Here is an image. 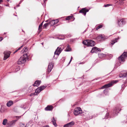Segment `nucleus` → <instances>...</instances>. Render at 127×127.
<instances>
[{"label":"nucleus","mask_w":127,"mask_h":127,"mask_svg":"<svg viewBox=\"0 0 127 127\" xmlns=\"http://www.w3.org/2000/svg\"><path fill=\"white\" fill-rule=\"evenodd\" d=\"M82 43L84 45L88 46H94L95 44V43L93 40H86L83 41Z\"/></svg>","instance_id":"obj_1"},{"label":"nucleus","mask_w":127,"mask_h":127,"mask_svg":"<svg viewBox=\"0 0 127 127\" xmlns=\"http://www.w3.org/2000/svg\"><path fill=\"white\" fill-rule=\"evenodd\" d=\"M49 25H50L51 26H52L54 25H55V22H54V20H50V21H49Z\"/></svg>","instance_id":"obj_24"},{"label":"nucleus","mask_w":127,"mask_h":127,"mask_svg":"<svg viewBox=\"0 0 127 127\" xmlns=\"http://www.w3.org/2000/svg\"><path fill=\"white\" fill-rule=\"evenodd\" d=\"M121 110L120 105L117 106L114 110L113 114L114 115H117Z\"/></svg>","instance_id":"obj_7"},{"label":"nucleus","mask_w":127,"mask_h":127,"mask_svg":"<svg viewBox=\"0 0 127 127\" xmlns=\"http://www.w3.org/2000/svg\"><path fill=\"white\" fill-rule=\"evenodd\" d=\"M53 108V107L51 105H48L45 108V110L46 111H51L52 110Z\"/></svg>","instance_id":"obj_18"},{"label":"nucleus","mask_w":127,"mask_h":127,"mask_svg":"<svg viewBox=\"0 0 127 127\" xmlns=\"http://www.w3.org/2000/svg\"><path fill=\"white\" fill-rule=\"evenodd\" d=\"M41 83V81H36L35 82L34 84L33 85L34 86L38 87L39 86Z\"/></svg>","instance_id":"obj_19"},{"label":"nucleus","mask_w":127,"mask_h":127,"mask_svg":"<svg viewBox=\"0 0 127 127\" xmlns=\"http://www.w3.org/2000/svg\"><path fill=\"white\" fill-rule=\"evenodd\" d=\"M117 65L116 64V65H115V68H117Z\"/></svg>","instance_id":"obj_46"},{"label":"nucleus","mask_w":127,"mask_h":127,"mask_svg":"<svg viewBox=\"0 0 127 127\" xmlns=\"http://www.w3.org/2000/svg\"><path fill=\"white\" fill-rule=\"evenodd\" d=\"M25 108H24V109H25Z\"/></svg>","instance_id":"obj_54"},{"label":"nucleus","mask_w":127,"mask_h":127,"mask_svg":"<svg viewBox=\"0 0 127 127\" xmlns=\"http://www.w3.org/2000/svg\"><path fill=\"white\" fill-rule=\"evenodd\" d=\"M117 82V81H112L110 83L106 84L103 86L101 88V89H103L110 87L113 84L116 83Z\"/></svg>","instance_id":"obj_9"},{"label":"nucleus","mask_w":127,"mask_h":127,"mask_svg":"<svg viewBox=\"0 0 127 127\" xmlns=\"http://www.w3.org/2000/svg\"><path fill=\"white\" fill-rule=\"evenodd\" d=\"M49 127V126H46L44 127Z\"/></svg>","instance_id":"obj_45"},{"label":"nucleus","mask_w":127,"mask_h":127,"mask_svg":"<svg viewBox=\"0 0 127 127\" xmlns=\"http://www.w3.org/2000/svg\"><path fill=\"white\" fill-rule=\"evenodd\" d=\"M118 23L119 26H122L123 24H125L126 23V21L125 18L119 19L118 20Z\"/></svg>","instance_id":"obj_8"},{"label":"nucleus","mask_w":127,"mask_h":127,"mask_svg":"<svg viewBox=\"0 0 127 127\" xmlns=\"http://www.w3.org/2000/svg\"><path fill=\"white\" fill-rule=\"evenodd\" d=\"M102 27V25H100L99 26H98L96 28V30H98L99 29H100V28H101Z\"/></svg>","instance_id":"obj_33"},{"label":"nucleus","mask_w":127,"mask_h":127,"mask_svg":"<svg viewBox=\"0 0 127 127\" xmlns=\"http://www.w3.org/2000/svg\"><path fill=\"white\" fill-rule=\"evenodd\" d=\"M89 10L87 9L86 8H82L79 11V13H83V14L85 16L87 12L89 11Z\"/></svg>","instance_id":"obj_14"},{"label":"nucleus","mask_w":127,"mask_h":127,"mask_svg":"<svg viewBox=\"0 0 127 127\" xmlns=\"http://www.w3.org/2000/svg\"><path fill=\"white\" fill-rule=\"evenodd\" d=\"M54 22H55V24H56L58 23L59 21L58 19H57L56 20H54Z\"/></svg>","instance_id":"obj_34"},{"label":"nucleus","mask_w":127,"mask_h":127,"mask_svg":"<svg viewBox=\"0 0 127 127\" xmlns=\"http://www.w3.org/2000/svg\"><path fill=\"white\" fill-rule=\"evenodd\" d=\"M53 64L52 63H49L48 68V73H49L51 71L53 67Z\"/></svg>","instance_id":"obj_16"},{"label":"nucleus","mask_w":127,"mask_h":127,"mask_svg":"<svg viewBox=\"0 0 127 127\" xmlns=\"http://www.w3.org/2000/svg\"><path fill=\"white\" fill-rule=\"evenodd\" d=\"M106 91V90H104V92H105V91Z\"/></svg>","instance_id":"obj_49"},{"label":"nucleus","mask_w":127,"mask_h":127,"mask_svg":"<svg viewBox=\"0 0 127 127\" xmlns=\"http://www.w3.org/2000/svg\"><path fill=\"white\" fill-rule=\"evenodd\" d=\"M49 25V23L45 24L43 26V27L44 28H46Z\"/></svg>","instance_id":"obj_29"},{"label":"nucleus","mask_w":127,"mask_h":127,"mask_svg":"<svg viewBox=\"0 0 127 127\" xmlns=\"http://www.w3.org/2000/svg\"><path fill=\"white\" fill-rule=\"evenodd\" d=\"M3 1L2 0H0V3Z\"/></svg>","instance_id":"obj_44"},{"label":"nucleus","mask_w":127,"mask_h":127,"mask_svg":"<svg viewBox=\"0 0 127 127\" xmlns=\"http://www.w3.org/2000/svg\"><path fill=\"white\" fill-rule=\"evenodd\" d=\"M101 56L102 57H104L105 56V55L104 54H101Z\"/></svg>","instance_id":"obj_42"},{"label":"nucleus","mask_w":127,"mask_h":127,"mask_svg":"<svg viewBox=\"0 0 127 127\" xmlns=\"http://www.w3.org/2000/svg\"><path fill=\"white\" fill-rule=\"evenodd\" d=\"M5 5V6H8V5Z\"/></svg>","instance_id":"obj_48"},{"label":"nucleus","mask_w":127,"mask_h":127,"mask_svg":"<svg viewBox=\"0 0 127 127\" xmlns=\"http://www.w3.org/2000/svg\"><path fill=\"white\" fill-rule=\"evenodd\" d=\"M24 52H25V51L23 49V50H22L21 51V53H23Z\"/></svg>","instance_id":"obj_40"},{"label":"nucleus","mask_w":127,"mask_h":127,"mask_svg":"<svg viewBox=\"0 0 127 127\" xmlns=\"http://www.w3.org/2000/svg\"><path fill=\"white\" fill-rule=\"evenodd\" d=\"M10 53V52L9 51H5L4 52V60H6L9 57Z\"/></svg>","instance_id":"obj_12"},{"label":"nucleus","mask_w":127,"mask_h":127,"mask_svg":"<svg viewBox=\"0 0 127 127\" xmlns=\"http://www.w3.org/2000/svg\"><path fill=\"white\" fill-rule=\"evenodd\" d=\"M23 49L24 50L25 52H27L28 50V49L27 48V47H24V48Z\"/></svg>","instance_id":"obj_36"},{"label":"nucleus","mask_w":127,"mask_h":127,"mask_svg":"<svg viewBox=\"0 0 127 127\" xmlns=\"http://www.w3.org/2000/svg\"><path fill=\"white\" fill-rule=\"evenodd\" d=\"M32 123V120H30L29 122L27 124L26 126L27 127L30 124H31Z\"/></svg>","instance_id":"obj_32"},{"label":"nucleus","mask_w":127,"mask_h":127,"mask_svg":"<svg viewBox=\"0 0 127 127\" xmlns=\"http://www.w3.org/2000/svg\"><path fill=\"white\" fill-rule=\"evenodd\" d=\"M6 0L7 1H9L10 0Z\"/></svg>","instance_id":"obj_50"},{"label":"nucleus","mask_w":127,"mask_h":127,"mask_svg":"<svg viewBox=\"0 0 127 127\" xmlns=\"http://www.w3.org/2000/svg\"><path fill=\"white\" fill-rule=\"evenodd\" d=\"M101 51L100 49L97 48L96 47H95L92 48V50L91 51V53H95L98 51Z\"/></svg>","instance_id":"obj_17"},{"label":"nucleus","mask_w":127,"mask_h":127,"mask_svg":"<svg viewBox=\"0 0 127 127\" xmlns=\"http://www.w3.org/2000/svg\"><path fill=\"white\" fill-rule=\"evenodd\" d=\"M62 51L61 47H58L54 53L55 55L58 56Z\"/></svg>","instance_id":"obj_13"},{"label":"nucleus","mask_w":127,"mask_h":127,"mask_svg":"<svg viewBox=\"0 0 127 127\" xmlns=\"http://www.w3.org/2000/svg\"><path fill=\"white\" fill-rule=\"evenodd\" d=\"M109 114L108 113H107L106 115L105 118L106 119L107 118H109Z\"/></svg>","instance_id":"obj_37"},{"label":"nucleus","mask_w":127,"mask_h":127,"mask_svg":"<svg viewBox=\"0 0 127 127\" xmlns=\"http://www.w3.org/2000/svg\"><path fill=\"white\" fill-rule=\"evenodd\" d=\"M75 123L73 121H72L69 123L65 125L64 127H72L74 125Z\"/></svg>","instance_id":"obj_15"},{"label":"nucleus","mask_w":127,"mask_h":127,"mask_svg":"<svg viewBox=\"0 0 127 127\" xmlns=\"http://www.w3.org/2000/svg\"><path fill=\"white\" fill-rule=\"evenodd\" d=\"M74 113L75 116L83 114L82 110L79 107H78L75 108L74 112Z\"/></svg>","instance_id":"obj_4"},{"label":"nucleus","mask_w":127,"mask_h":127,"mask_svg":"<svg viewBox=\"0 0 127 127\" xmlns=\"http://www.w3.org/2000/svg\"><path fill=\"white\" fill-rule=\"evenodd\" d=\"M50 19L47 20H46V21H45V22H48V23H49V21H50Z\"/></svg>","instance_id":"obj_41"},{"label":"nucleus","mask_w":127,"mask_h":127,"mask_svg":"<svg viewBox=\"0 0 127 127\" xmlns=\"http://www.w3.org/2000/svg\"><path fill=\"white\" fill-rule=\"evenodd\" d=\"M43 22L39 26V27H38V29L39 30H40L41 29V28H42V25H43Z\"/></svg>","instance_id":"obj_30"},{"label":"nucleus","mask_w":127,"mask_h":127,"mask_svg":"<svg viewBox=\"0 0 127 127\" xmlns=\"http://www.w3.org/2000/svg\"><path fill=\"white\" fill-rule=\"evenodd\" d=\"M17 121L16 120H12L8 121L7 124V127H13L15 125L16 122Z\"/></svg>","instance_id":"obj_5"},{"label":"nucleus","mask_w":127,"mask_h":127,"mask_svg":"<svg viewBox=\"0 0 127 127\" xmlns=\"http://www.w3.org/2000/svg\"><path fill=\"white\" fill-rule=\"evenodd\" d=\"M120 77L123 78L125 77H127V72L126 73H124L123 74H120Z\"/></svg>","instance_id":"obj_22"},{"label":"nucleus","mask_w":127,"mask_h":127,"mask_svg":"<svg viewBox=\"0 0 127 127\" xmlns=\"http://www.w3.org/2000/svg\"><path fill=\"white\" fill-rule=\"evenodd\" d=\"M14 9H15V7H14Z\"/></svg>","instance_id":"obj_53"},{"label":"nucleus","mask_w":127,"mask_h":127,"mask_svg":"<svg viewBox=\"0 0 127 127\" xmlns=\"http://www.w3.org/2000/svg\"><path fill=\"white\" fill-rule=\"evenodd\" d=\"M27 57V54H24L23 56L20 58L18 61V64H21L24 63L26 61V58Z\"/></svg>","instance_id":"obj_2"},{"label":"nucleus","mask_w":127,"mask_h":127,"mask_svg":"<svg viewBox=\"0 0 127 127\" xmlns=\"http://www.w3.org/2000/svg\"><path fill=\"white\" fill-rule=\"evenodd\" d=\"M20 127H26V125L25 124L22 123H20L19 124Z\"/></svg>","instance_id":"obj_28"},{"label":"nucleus","mask_w":127,"mask_h":127,"mask_svg":"<svg viewBox=\"0 0 127 127\" xmlns=\"http://www.w3.org/2000/svg\"><path fill=\"white\" fill-rule=\"evenodd\" d=\"M52 122L53 123V124L54 125V126H56L57 125L56 123V121L54 117L53 118V119L52 120Z\"/></svg>","instance_id":"obj_25"},{"label":"nucleus","mask_w":127,"mask_h":127,"mask_svg":"<svg viewBox=\"0 0 127 127\" xmlns=\"http://www.w3.org/2000/svg\"><path fill=\"white\" fill-rule=\"evenodd\" d=\"M54 58H55V55H54Z\"/></svg>","instance_id":"obj_52"},{"label":"nucleus","mask_w":127,"mask_h":127,"mask_svg":"<svg viewBox=\"0 0 127 127\" xmlns=\"http://www.w3.org/2000/svg\"><path fill=\"white\" fill-rule=\"evenodd\" d=\"M65 50L66 51H71V49L69 45L67 46Z\"/></svg>","instance_id":"obj_23"},{"label":"nucleus","mask_w":127,"mask_h":127,"mask_svg":"<svg viewBox=\"0 0 127 127\" xmlns=\"http://www.w3.org/2000/svg\"><path fill=\"white\" fill-rule=\"evenodd\" d=\"M127 57V54L126 52H124L123 54L121 55L118 58V60L120 62L121 61V62H124L125 61V58Z\"/></svg>","instance_id":"obj_6"},{"label":"nucleus","mask_w":127,"mask_h":127,"mask_svg":"<svg viewBox=\"0 0 127 127\" xmlns=\"http://www.w3.org/2000/svg\"><path fill=\"white\" fill-rule=\"evenodd\" d=\"M82 115L85 116V118L87 120L93 118V117L91 113L86 111L83 112Z\"/></svg>","instance_id":"obj_3"},{"label":"nucleus","mask_w":127,"mask_h":127,"mask_svg":"<svg viewBox=\"0 0 127 127\" xmlns=\"http://www.w3.org/2000/svg\"><path fill=\"white\" fill-rule=\"evenodd\" d=\"M13 104V102L11 100L9 101L6 103V105L7 107H9Z\"/></svg>","instance_id":"obj_20"},{"label":"nucleus","mask_w":127,"mask_h":127,"mask_svg":"<svg viewBox=\"0 0 127 127\" xmlns=\"http://www.w3.org/2000/svg\"><path fill=\"white\" fill-rule=\"evenodd\" d=\"M6 110V109L4 107H2L1 108L0 112L1 113H3Z\"/></svg>","instance_id":"obj_27"},{"label":"nucleus","mask_w":127,"mask_h":127,"mask_svg":"<svg viewBox=\"0 0 127 127\" xmlns=\"http://www.w3.org/2000/svg\"><path fill=\"white\" fill-rule=\"evenodd\" d=\"M45 88V86H42L37 89L35 91V92L37 94H39L41 91L43 90Z\"/></svg>","instance_id":"obj_11"},{"label":"nucleus","mask_w":127,"mask_h":127,"mask_svg":"<svg viewBox=\"0 0 127 127\" xmlns=\"http://www.w3.org/2000/svg\"><path fill=\"white\" fill-rule=\"evenodd\" d=\"M8 122V121L7 119H4L3 120L2 124L4 126L6 125V126L7 127V124Z\"/></svg>","instance_id":"obj_21"},{"label":"nucleus","mask_w":127,"mask_h":127,"mask_svg":"<svg viewBox=\"0 0 127 127\" xmlns=\"http://www.w3.org/2000/svg\"><path fill=\"white\" fill-rule=\"evenodd\" d=\"M23 45H22L18 49L16 50H15L14 52V53H15L16 52H17V51H18V50L20 49L23 47Z\"/></svg>","instance_id":"obj_31"},{"label":"nucleus","mask_w":127,"mask_h":127,"mask_svg":"<svg viewBox=\"0 0 127 127\" xmlns=\"http://www.w3.org/2000/svg\"><path fill=\"white\" fill-rule=\"evenodd\" d=\"M118 40V39L117 38H116L115 39L112 40L111 42V44L112 45H113L114 43L117 42V40Z\"/></svg>","instance_id":"obj_26"},{"label":"nucleus","mask_w":127,"mask_h":127,"mask_svg":"<svg viewBox=\"0 0 127 127\" xmlns=\"http://www.w3.org/2000/svg\"><path fill=\"white\" fill-rule=\"evenodd\" d=\"M41 44H42V45H43V43H41Z\"/></svg>","instance_id":"obj_51"},{"label":"nucleus","mask_w":127,"mask_h":127,"mask_svg":"<svg viewBox=\"0 0 127 127\" xmlns=\"http://www.w3.org/2000/svg\"><path fill=\"white\" fill-rule=\"evenodd\" d=\"M2 39V37H0V41H1Z\"/></svg>","instance_id":"obj_43"},{"label":"nucleus","mask_w":127,"mask_h":127,"mask_svg":"<svg viewBox=\"0 0 127 127\" xmlns=\"http://www.w3.org/2000/svg\"><path fill=\"white\" fill-rule=\"evenodd\" d=\"M111 5H110V4H106V5H104V7H108V6H110Z\"/></svg>","instance_id":"obj_38"},{"label":"nucleus","mask_w":127,"mask_h":127,"mask_svg":"<svg viewBox=\"0 0 127 127\" xmlns=\"http://www.w3.org/2000/svg\"><path fill=\"white\" fill-rule=\"evenodd\" d=\"M18 70H19V68H17V70H15V71H18Z\"/></svg>","instance_id":"obj_47"},{"label":"nucleus","mask_w":127,"mask_h":127,"mask_svg":"<svg viewBox=\"0 0 127 127\" xmlns=\"http://www.w3.org/2000/svg\"><path fill=\"white\" fill-rule=\"evenodd\" d=\"M109 37L105 36L103 35H100L96 38V39L100 40H104L108 38Z\"/></svg>","instance_id":"obj_10"},{"label":"nucleus","mask_w":127,"mask_h":127,"mask_svg":"<svg viewBox=\"0 0 127 127\" xmlns=\"http://www.w3.org/2000/svg\"><path fill=\"white\" fill-rule=\"evenodd\" d=\"M72 57H71V59H70V60L69 61V64L71 62V61H72Z\"/></svg>","instance_id":"obj_39"},{"label":"nucleus","mask_w":127,"mask_h":127,"mask_svg":"<svg viewBox=\"0 0 127 127\" xmlns=\"http://www.w3.org/2000/svg\"><path fill=\"white\" fill-rule=\"evenodd\" d=\"M72 17V16H68L66 18V20H69Z\"/></svg>","instance_id":"obj_35"}]
</instances>
